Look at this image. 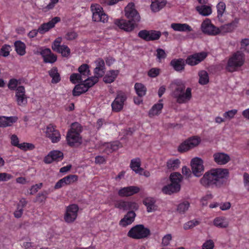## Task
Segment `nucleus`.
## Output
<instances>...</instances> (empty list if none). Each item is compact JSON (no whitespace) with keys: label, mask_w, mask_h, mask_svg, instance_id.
<instances>
[{"label":"nucleus","mask_w":249,"mask_h":249,"mask_svg":"<svg viewBox=\"0 0 249 249\" xmlns=\"http://www.w3.org/2000/svg\"><path fill=\"white\" fill-rule=\"evenodd\" d=\"M229 174L228 169L213 168L205 172L200 183L205 188H220L226 185Z\"/></svg>","instance_id":"f257e3e1"},{"label":"nucleus","mask_w":249,"mask_h":249,"mask_svg":"<svg viewBox=\"0 0 249 249\" xmlns=\"http://www.w3.org/2000/svg\"><path fill=\"white\" fill-rule=\"evenodd\" d=\"M125 15L128 20L117 19L114 20V24L125 32H131L134 30L137 23L140 20V16L134 8V5L130 4L125 8Z\"/></svg>","instance_id":"f03ea898"},{"label":"nucleus","mask_w":249,"mask_h":249,"mask_svg":"<svg viewBox=\"0 0 249 249\" xmlns=\"http://www.w3.org/2000/svg\"><path fill=\"white\" fill-rule=\"evenodd\" d=\"M169 88L171 90L172 96L179 104L186 103L192 98L191 88H187L185 89V85L180 80L172 82Z\"/></svg>","instance_id":"7ed1b4c3"},{"label":"nucleus","mask_w":249,"mask_h":249,"mask_svg":"<svg viewBox=\"0 0 249 249\" xmlns=\"http://www.w3.org/2000/svg\"><path fill=\"white\" fill-rule=\"evenodd\" d=\"M82 131V127L80 124L77 122L72 124L66 136V140L69 146L72 147L82 143V137L80 135Z\"/></svg>","instance_id":"20e7f679"},{"label":"nucleus","mask_w":249,"mask_h":249,"mask_svg":"<svg viewBox=\"0 0 249 249\" xmlns=\"http://www.w3.org/2000/svg\"><path fill=\"white\" fill-rule=\"evenodd\" d=\"M245 54L240 51L234 53L229 58L226 66L227 71L232 72L242 67L245 62Z\"/></svg>","instance_id":"39448f33"},{"label":"nucleus","mask_w":249,"mask_h":249,"mask_svg":"<svg viewBox=\"0 0 249 249\" xmlns=\"http://www.w3.org/2000/svg\"><path fill=\"white\" fill-rule=\"evenodd\" d=\"M182 179V175L178 173H172L170 176L171 183L164 186L162 189V192L166 195H171L179 191L180 182Z\"/></svg>","instance_id":"423d86ee"},{"label":"nucleus","mask_w":249,"mask_h":249,"mask_svg":"<svg viewBox=\"0 0 249 249\" xmlns=\"http://www.w3.org/2000/svg\"><path fill=\"white\" fill-rule=\"evenodd\" d=\"M150 234V230L142 224H138L133 226L127 232V236L134 239L147 238Z\"/></svg>","instance_id":"0eeeda50"},{"label":"nucleus","mask_w":249,"mask_h":249,"mask_svg":"<svg viewBox=\"0 0 249 249\" xmlns=\"http://www.w3.org/2000/svg\"><path fill=\"white\" fill-rule=\"evenodd\" d=\"M127 99L126 92L122 90L117 91L116 96L111 105L112 111L114 112L121 111L123 109Z\"/></svg>","instance_id":"6e6552de"},{"label":"nucleus","mask_w":249,"mask_h":249,"mask_svg":"<svg viewBox=\"0 0 249 249\" xmlns=\"http://www.w3.org/2000/svg\"><path fill=\"white\" fill-rule=\"evenodd\" d=\"M90 9L92 13V20L95 22H107L108 16L104 12L103 8L98 4H91Z\"/></svg>","instance_id":"1a4fd4ad"},{"label":"nucleus","mask_w":249,"mask_h":249,"mask_svg":"<svg viewBox=\"0 0 249 249\" xmlns=\"http://www.w3.org/2000/svg\"><path fill=\"white\" fill-rule=\"evenodd\" d=\"M46 137L49 139L52 143L58 142L61 138L59 131L57 129L56 126L52 124L48 125L45 131Z\"/></svg>","instance_id":"9d476101"},{"label":"nucleus","mask_w":249,"mask_h":249,"mask_svg":"<svg viewBox=\"0 0 249 249\" xmlns=\"http://www.w3.org/2000/svg\"><path fill=\"white\" fill-rule=\"evenodd\" d=\"M201 28L202 32L208 35L216 36L220 33L219 28L213 25L211 21L209 19L203 21L201 24Z\"/></svg>","instance_id":"9b49d317"},{"label":"nucleus","mask_w":249,"mask_h":249,"mask_svg":"<svg viewBox=\"0 0 249 249\" xmlns=\"http://www.w3.org/2000/svg\"><path fill=\"white\" fill-rule=\"evenodd\" d=\"M200 142V139L197 137H193L181 143L178 147L180 152H186L197 146Z\"/></svg>","instance_id":"f8f14e48"},{"label":"nucleus","mask_w":249,"mask_h":249,"mask_svg":"<svg viewBox=\"0 0 249 249\" xmlns=\"http://www.w3.org/2000/svg\"><path fill=\"white\" fill-rule=\"evenodd\" d=\"M78 210V206L76 204L68 206L64 215L66 222L70 223L74 222L77 217Z\"/></svg>","instance_id":"ddd939ff"},{"label":"nucleus","mask_w":249,"mask_h":249,"mask_svg":"<svg viewBox=\"0 0 249 249\" xmlns=\"http://www.w3.org/2000/svg\"><path fill=\"white\" fill-rule=\"evenodd\" d=\"M208 53L205 52L195 53L189 55L185 60L186 64L190 66H195L203 61L207 56Z\"/></svg>","instance_id":"4468645a"},{"label":"nucleus","mask_w":249,"mask_h":249,"mask_svg":"<svg viewBox=\"0 0 249 249\" xmlns=\"http://www.w3.org/2000/svg\"><path fill=\"white\" fill-rule=\"evenodd\" d=\"M140 188L136 186H129L121 188L118 192V196L121 197H129L138 194Z\"/></svg>","instance_id":"2eb2a0df"},{"label":"nucleus","mask_w":249,"mask_h":249,"mask_svg":"<svg viewBox=\"0 0 249 249\" xmlns=\"http://www.w3.org/2000/svg\"><path fill=\"white\" fill-rule=\"evenodd\" d=\"M191 167L192 172L196 177L200 176L204 169L203 160L197 157L192 160Z\"/></svg>","instance_id":"dca6fc26"},{"label":"nucleus","mask_w":249,"mask_h":249,"mask_svg":"<svg viewBox=\"0 0 249 249\" xmlns=\"http://www.w3.org/2000/svg\"><path fill=\"white\" fill-rule=\"evenodd\" d=\"M61 19L58 17H55L52 20L48 22L42 23L38 28V31L41 35H43L48 32L50 29L53 28L55 24L60 22Z\"/></svg>","instance_id":"f3484780"},{"label":"nucleus","mask_w":249,"mask_h":249,"mask_svg":"<svg viewBox=\"0 0 249 249\" xmlns=\"http://www.w3.org/2000/svg\"><path fill=\"white\" fill-rule=\"evenodd\" d=\"M136 216V214L135 212L129 211L119 221V225L123 227L129 225L134 221Z\"/></svg>","instance_id":"a211bd4d"},{"label":"nucleus","mask_w":249,"mask_h":249,"mask_svg":"<svg viewBox=\"0 0 249 249\" xmlns=\"http://www.w3.org/2000/svg\"><path fill=\"white\" fill-rule=\"evenodd\" d=\"M45 63H53L57 60L56 56L53 54L50 49L46 48L40 52Z\"/></svg>","instance_id":"6ab92c4d"},{"label":"nucleus","mask_w":249,"mask_h":249,"mask_svg":"<svg viewBox=\"0 0 249 249\" xmlns=\"http://www.w3.org/2000/svg\"><path fill=\"white\" fill-rule=\"evenodd\" d=\"M63 157V153L58 150H54L50 152L45 157L44 161L47 163H50L53 160L60 161Z\"/></svg>","instance_id":"aec40b11"},{"label":"nucleus","mask_w":249,"mask_h":249,"mask_svg":"<svg viewBox=\"0 0 249 249\" xmlns=\"http://www.w3.org/2000/svg\"><path fill=\"white\" fill-rule=\"evenodd\" d=\"M214 161L219 165H224L231 160L230 156L226 153L218 152L213 154Z\"/></svg>","instance_id":"412c9836"},{"label":"nucleus","mask_w":249,"mask_h":249,"mask_svg":"<svg viewBox=\"0 0 249 249\" xmlns=\"http://www.w3.org/2000/svg\"><path fill=\"white\" fill-rule=\"evenodd\" d=\"M96 67L94 70V72L96 76L102 77L105 73V64L104 60L98 58L95 61Z\"/></svg>","instance_id":"4be33fe9"},{"label":"nucleus","mask_w":249,"mask_h":249,"mask_svg":"<svg viewBox=\"0 0 249 249\" xmlns=\"http://www.w3.org/2000/svg\"><path fill=\"white\" fill-rule=\"evenodd\" d=\"M185 61L182 58H175L172 59L170 65L177 71H181L185 69Z\"/></svg>","instance_id":"5701e85b"},{"label":"nucleus","mask_w":249,"mask_h":249,"mask_svg":"<svg viewBox=\"0 0 249 249\" xmlns=\"http://www.w3.org/2000/svg\"><path fill=\"white\" fill-rule=\"evenodd\" d=\"M18 120V118L17 116H0V127H5L11 126Z\"/></svg>","instance_id":"b1692460"},{"label":"nucleus","mask_w":249,"mask_h":249,"mask_svg":"<svg viewBox=\"0 0 249 249\" xmlns=\"http://www.w3.org/2000/svg\"><path fill=\"white\" fill-rule=\"evenodd\" d=\"M162 101V99H160L159 101V103L153 106L148 112L149 117L151 118L154 116L159 115L161 113V110L163 107V104L161 103Z\"/></svg>","instance_id":"393cba45"},{"label":"nucleus","mask_w":249,"mask_h":249,"mask_svg":"<svg viewBox=\"0 0 249 249\" xmlns=\"http://www.w3.org/2000/svg\"><path fill=\"white\" fill-rule=\"evenodd\" d=\"M141 161L139 158L133 159L131 160L130 167L136 173L140 175L142 174L143 169L141 167Z\"/></svg>","instance_id":"a878e982"},{"label":"nucleus","mask_w":249,"mask_h":249,"mask_svg":"<svg viewBox=\"0 0 249 249\" xmlns=\"http://www.w3.org/2000/svg\"><path fill=\"white\" fill-rule=\"evenodd\" d=\"M171 27L175 31L178 32H191L192 28L187 23H173Z\"/></svg>","instance_id":"bb28decb"},{"label":"nucleus","mask_w":249,"mask_h":249,"mask_svg":"<svg viewBox=\"0 0 249 249\" xmlns=\"http://www.w3.org/2000/svg\"><path fill=\"white\" fill-rule=\"evenodd\" d=\"M119 73V70H110L104 77L103 81L105 83L110 84L113 82Z\"/></svg>","instance_id":"cd10ccee"},{"label":"nucleus","mask_w":249,"mask_h":249,"mask_svg":"<svg viewBox=\"0 0 249 249\" xmlns=\"http://www.w3.org/2000/svg\"><path fill=\"white\" fill-rule=\"evenodd\" d=\"M239 19L235 18L230 23L225 24L220 27L219 28L220 32L230 33L232 32L236 27L238 23Z\"/></svg>","instance_id":"c85d7f7f"},{"label":"nucleus","mask_w":249,"mask_h":249,"mask_svg":"<svg viewBox=\"0 0 249 249\" xmlns=\"http://www.w3.org/2000/svg\"><path fill=\"white\" fill-rule=\"evenodd\" d=\"M214 226L219 228H226L229 226V222L224 216H218L215 217L213 221Z\"/></svg>","instance_id":"c756f323"},{"label":"nucleus","mask_w":249,"mask_h":249,"mask_svg":"<svg viewBox=\"0 0 249 249\" xmlns=\"http://www.w3.org/2000/svg\"><path fill=\"white\" fill-rule=\"evenodd\" d=\"M166 3V0H152L151 9L154 12H158L165 6Z\"/></svg>","instance_id":"7c9ffc66"},{"label":"nucleus","mask_w":249,"mask_h":249,"mask_svg":"<svg viewBox=\"0 0 249 249\" xmlns=\"http://www.w3.org/2000/svg\"><path fill=\"white\" fill-rule=\"evenodd\" d=\"M156 200L154 198L148 197L143 200V204L146 207L148 212H152L156 210Z\"/></svg>","instance_id":"2f4dec72"},{"label":"nucleus","mask_w":249,"mask_h":249,"mask_svg":"<svg viewBox=\"0 0 249 249\" xmlns=\"http://www.w3.org/2000/svg\"><path fill=\"white\" fill-rule=\"evenodd\" d=\"M49 75L52 78V83L53 84H57L61 80V77L59 73L58 72V70L56 67L52 68L48 71Z\"/></svg>","instance_id":"473e14b6"},{"label":"nucleus","mask_w":249,"mask_h":249,"mask_svg":"<svg viewBox=\"0 0 249 249\" xmlns=\"http://www.w3.org/2000/svg\"><path fill=\"white\" fill-rule=\"evenodd\" d=\"M14 46L15 51L18 55L23 56L25 54L26 45L24 43L20 40H17L14 42Z\"/></svg>","instance_id":"72a5a7b5"},{"label":"nucleus","mask_w":249,"mask_h":249,"mask_svg":"<svg viewBox=\"0 0 249 249\" xmlns=\"http://www.w3.org/2000/svg\"><path fill=\"white\" fill-rule=\"evenodd\" d=\"M134 89L136 93L140 97H142L145 95L147 91L146 87L140 83H136L134 85Z\"/></svg>","instance_id":"f704fd0d"},{"label":"nucleus","mask_w":249,"mask_h":249,"mask_svg":"<svg viewBox=\"0 0 249 249\" xmlns=\"http://www.w3.org/2000/svg\"><path fill=\"white\" fill-rule=\"evenodd\" d=\"M80 83L76 85L73 89L72 94L74 96H79L88 90L83 82Z\"/></svg>","instance_id":"c9c22d12"},{"label":"nucleus","mask_w":249,"mask_h":249,"mask_svg":"<svg viewBox=\"0 0 249 249\" xmlns=\"http://www.w3.org/2000/svg\"><path fill=\"white\" fill-rule=\"evenodd\" d=\"M180 161L178 159H171L167 161V167L170 171L177 169L180 165Z\"/></svg>","instance_id":"e433bc0d"},{"label":"nucleus","mask_w":249,"mask_h":249,"mask_svg":"<svg viewBox=\"0 0 249 249\" xmlns=\"http://www.w3.org/2000/svg\"><path fill=\"white\" fill-rule=\"evenodd\" d=\"M198 76L199 83L201 85H205L208 84L209 82V77L208 72L204 71L202 70L199 71Z\"/></svg>","instance_id":"4c0bfd02"},{"label":"nucleus","mask_w":249,"mask_h":249,"mask_svg":"<svg viewBox=\"0 0 249 249\" xmlns=\"http://www.w3.org/2000/svg\"><path fill=\"white\" fill-rule=\"evenodd\" d=\"M119 145L120 143L118 142L107 143L104 152L108 155L113 151L117 150L119 147Z\"/></svg>","instance_id":"58836bf2"},{"label":"nucleus","mask_w":249,"mask_h":249,"mask_svg":"<svg viewBox=\"0 0 249 249\" xmlns=\"http://www.w3.org/2000/svg\"><path fill=\"white\" fill-rule=\"evenodd\" d=\"M79 74L83 78H86L90 74L89 66L87 64H83L78 68Z\"/></svg>","instance_id":"ea45409f"},{"label":"nucleus","mask_w":249,"mask_h":249,"mask_svg":"<svg viewBox=\"0 0 249 249\" xmlns=\"http://www.w3.org/2000/svg\"><path fill=\"white\" fill-rule=\"evenodd\" d=\"M196 10L200 15L204 16H209L212 13L211 7L206 5L197 6Z\"/></svg>","instance_id":"a19ab883"},{"label":"nucleus","mask_w":249,"mask_h":249,"mask_svg":"<svg viewBox=\"0 0 249 249\" xmlns=\"http://www.w3.org/2000/svg\"><path fill=\"white\" fill-rule=\"evenodd\" d=\"M98 82V76H92L90 77H88L87 79L85 80H83V82L84 85L87 88L88 90L93 86H94L96 83Z\"/></svg>","instance_id":"79ce46f5"},{"label":"nucleus","mask_w":249,"mask_h":249,"mask_svg":"<svg viewBox=\"0 0 249 249\" xmlns=\"http://www.w3.org/2000/svg\"><path fill=\"white\" fill-rule=\"evenodd\" d=\"M21 84V80L20 79H17L16 78H11L9 80L8 83L7 84V87L8 89L11 90H15L17 88L18 85Z\"/></svg>","instance_id":"37998d69"},{"label":"nucleus","mask_w":249,"mask_h":249,"mask_svg":"<svg viewBox=\"0 0 249 249\" xmlns=\"http://www.w3.org/2000/svg\"><path fill=\"white\" fill-rule=\"evenodd\" d=\"M49 192L47 191H44L41 193H39L36 198L35 202L44 203L47 198V196Z\"/></svg>","instance_id":"c03bdc74"},{"label":"nucleus","mask_w":249,"mask_h":249,"mask_svg":"<svg viewBox=\"0 0 249 249\" xmlns=\"http://www.w3.org/2000/svg\"><path fill=\"white\" fill-rule=\"evenodd\" d=\"M139 209V205L137 203L131 201H125L124 211H136Z\"/></svg>","instance_id":"a18cd8bd"},{"label":"nucleus","mask_w":249,"mask_h":249,"mask_svg":"<svg viewBox=\"0 0 249 249\" xmlns=\"http://www.w3.org/2000/svg\"><path fill=\"white\" fill-rule=\"evenodd\" d=\"M190 207V203L187 201H184L179 204L178 206L177 211L180 213H184Z\"/></svg>","instance_id":"49530a36"},{"label":"nucleus","mask_w":249,"mask_h":249,"mask_svg":"<svg viewBox=\"0 0 249 249\" xmlns=\"http://www.w3.org/2000/svg\"><path fill=\"white\" fill-rule=\"evenodd\" d=\"M11 51L12 49L10 45L4 44L2 46L0 49V56L6 57L10 54Z\"/></svg>","instance_id":"de8ad7c7"},{"label":"nucleus","mask_w":249,"mask_h":249,"mask_svg":"<svg viewBox=\"0 0 249 249\" xmlns=\"http://www.w3.org/2000/svg\"><path fill=\"white\" fill-rule=\"evenodd\" d=\"M71 82L73 84L82 83L83 78L79 73H73L71 74L70 78Z\"/></svg>","instance_id":"09e8293b"},{"label":"nucleus","mask_w":249,"mask_h":249,"mask_svg":"<svg viewBox=\"0 0 249 249\" xmlns=\"http://www.w3.org/2000/svg\"><path fill=\"white\" fill-rule=\"evenodd\" d=\"M65 185H69L77 181L78 177L76 175H70L63 178Z\"/></svg>","instance_id":"8fccbe9b"},{"label":"nucleus","mask_w":249,"mask_h":249,"mask_svg":"<svg viewBox=\"0 0 249 249\" xmlns=\"http://www.w3.org/2000/svg\"><path fill=\"white\" fill-rule=\"evenodd\" d=\"M138 36L146 41H149L150 38V30H143L138 33Z\"/></svg>","instance_id":"3c124183"},{"label":"nucleus","mask_w":249,"mask_h":249,"mask_svg":"<svg viewBox=\"0 0 249 249\" xmlns=\"http://www.w3.org/2000/svg\"><path fill=\"white\" fill-rule=\"evenodd\" d=\"M217 17L218 18H222L223 15L225 11L226 4L224 2L221 1L216 5Z\"/></svg>","instance_id":"603ef678"},{"label":"nucleus","mask_w":249,"mask_h":249,"mask_svg":"<svg viewBox=\"0 0 249 249\" xmlns=\"http://www.w3.org/2000/svg\"><path fill=\"white\" fill-rule=\"evenodd\" d=\"M56 52L61 53L64 57H68L70 54L71 50L67 45H62Z\"/></svg>","instance_id":"864d4df0"},{"label":"nucleus","mask_w":249,"mask_h":249,"mask_svg":"<svg viewBox=\"0 0 249 249\" xmlns=\"http://www.w3.org/2000/svg\"><path fill=\"white\" fill-rule=\"evenodd\" d=\"M199 223L200 222L196 219L190 220L184 224L183 229L185 230H187L192 229L197 225H198Z\"/></svg>","instance_id":"5fc2aeb1"},{"label":"nucleus","mask_w":249,"mask_h":249,"mask_svg":"<svg viewBox=\"0 0 249 249\" xmlns=\"http://www.w3.org/2000/svg\"><path fill=\"white\" fill-rule=\"evenodd\" d=\"M18 148L22 150L26 151L27 150H32L34 149L35 148V146L32 143L28 142H23L21 143H19Z\"/></svg>","instance_id":"6e6d98bb"},{"label":"nucleus","mask_w":249,"mask_h":249,"mask_svg":"<svg viewBox=\"0 0 249 249\" xmlns=\"http://www.w3.org/2000/svg\"><path fill=\"white\" fill-rule=\"evenodd\" d=\"M16 101L18 106L24 107L25 106L27 103V97L25 96H19L16 97Z\"/></svg>","instance_id":"4d7b16f0"},{"label":"nucleus","mask_w":249,"mask_h":249,"mask_svg":"<svg viewBox=\"0 0 249 249\" xmlns=\"http://www.w3.org/2000/svg\"><path fill=\"white\" fill-rule=\"evenodd\" d=\"M156 56L157 59H158V61L159 62H161L162 59H165L167 56V54H166L164 50L162 49H157L156 50Z\"/></svg>","instance_id":"13d9d810"},{"label":"nucleus","mask_w":249,"mask_h":249,"mask_svg":"<svg viewBox=\"0 0 249 249\" xmlns=\"http://www.w3.org/2000/svg\"><path fill=\"white\" fill-rule=\"evenodd\" d=\"M62 42V38L60 37H58L56 38L54 41H53L52 46V49L55 52H57L59 48L61 47L62 45H61V43Z\"/></svg>","instance_id":"bf43d9fd"},{"label":"nucleus","mask_w":249,"mask_h":249,"mask_svg":"<svg viewBox=\"0 0 249 249\" xmlns=\"http://www.w3.org/2000/svg\"><path fill=\"white\" fill-rule=\"evenodd\" d=\"M161 36L160 31L156 30H150V41H153L159 39Z\"/></svg>","instance_id":"052dcab7"},{"label":"nucleus","mask_w":249,"mask_h":249,"mask_svg":"<svg viewBox=\"0 0 249 249\" xmlns=\"http://www.w3.org/2000/svg\"><path fill=\"white\" fill-rule=\"evenodd\" d=\"M237 110L236 109H232L228 111L225 112L223 116L227 119H231L234 117L235 115L237 113Z\"/></svg>","instance_id":"680f3d73"},{"label":"nucleus","mask_w":249,"mask_h":249,"mask_svg":"<svg viewBox=\"0 0 249 249\" xmlns=\"http://www.w3.org/2000/svg\"><path fill=\"white\" fill-rule=\"evenodd\" d=\"M16 94L15 97H18L19 96H25V89L23 86H19L17 89L15 90Z\"/></svg>","instance_id":"e2e57ef3"},{"label":"nucleus","mask_w":249,"mask_h":249,"mask_svg":"<svg viewBox=\"0 0 249 249\" xmlns=\"http://www.w3.org/2000/svg\"><path fill=\"white\" fill-rule=\"evenodd\" d=\"M160 74V69L159 68H152L148 72V75L150 77H156Z\"/></svg>","instance_id":"0e129e2a"},{"label":"nucleus","mask_w":249,"mask_h":249,"mask_svg":"<svg viewBox=\"0 0 249 249\" xmlns=\"http://www.w3.org/2000/svg\"><path fill=\"white\" fill-rule=\"evenodd\" d=\"M213 248L214 243L212 240H207L202 246L203 249H213Z\"/></svg>","instance_id":"69168bd1"},{"label":"nucleus","mask_w":249,"mask_h":249,"mask_svg":"<svg viewBox=\"0 0 249 249\" xmlns=\"http://www.w3.org/2000/svg\"><path fill=\"white\" fill-rule=\"evenodd\" d=\"M172 235L171 234H167L164 236L162 239V245L163 246H168L170 241L172 240Z\"/></svg>","instance_id":"338daca9"},{"label":"nucleus","mask_w":249,"mask_h":249,"mask_svg":"<svg viewBox=\"0 0 249 249\" xmlns=\"http://www.w3.org/2000/svg\"><path fill=\"white\" fill-rule=\"evenodd\" d=\"M77 37V34L74 31L68 32L65 35V38L68 40H72Z\"/></svg>","instance_id":"774afa93"}]
</instances>
